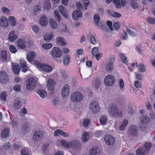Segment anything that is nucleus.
<instances>
[{
  "instance_id": "f257e3e1",
  "label": "nucleus",
  "mask_w": 155,
  "mask_h": 155,
  "mask_svg": "<svg viewBox=\"0 0 155 155\" xmlns=\"http://www.w3.org/2000/svg\"><path fill=\"white\" fill-rule=\"evenodd\" d=\"M36 81L34 78H28L26 81V88L28 91H30L34 89L36 84Z\"/></svg>"
},
{
  "instance_id": "f03ea898",
  "label": "nucleus",
  "mask_w": 155,
  "mask_h": 155,
  "mask_svg": "<svg viewBox=\"0 0 155 155\" xmlns=\"http://www.w3.org/2000/svg\"><path fill=\"white\" fill-rule=\"evenodd\" d=\"M68 146L69 148H71L72 149V151L71 153L72 154H74V150L76 152L80 147L81 144L79 141L73 140L69 142V143H68Z\"/></svg>"
},
{
  "instance_id": "7ed1b4c3",
  "label": "nucleus",
  "mask_w": 155,
  "mask_h": 155,
  "mask_svg": "<svg viewBox=\"0 0 155 155\" xmlns=\"http://www.w3.org/2000/svg\"><path fill=\"white\" fill-rule=\"evenodd\" d=\"M108 112L110 115L113 117H116L119 115V110L115 104H111L108 109Z\"/></svg>"
},
{
  "instance_id": "20e7f679",
  "label": "nucleus",
  "mask_w": 155,
  "mask_h": 155,
  "mask_svg": "<svg viewBox=\"0 0 155 155\" xmlns=\"http://www.w3.org/2000/svg\"><path fill=\"white\" fill-rule=\"evenodd\" d=\"M82 99L83 95L80 92H75L71 94V99L74 102H79L81 101Z\"/></svg>"
},
{
  "instance_id": "39448f33",
  "label": "nucleus",
  "mask_w": 155,
  "mask_h": 155,
  "mask_svg": "<svg viewBox=\"0 0 155 155\" xmlns=\"http://www.w3.org/2000/svg\"><path fill=\"white\" fill-rule=\"evenodd\" d=\"M116 81L115 77L113 75H109L106 76L104 79V81L107 86H111L114 84Z\"/></svg>"
},
{
  "instance_id": "423d86ee",
  "label": "nucleus",
  "mask_w": 155,
  "mask_h": 155,
  "mask_svg": "<svg viewBox=\"0 0 155 155\" xmlns=\"http://www.w3.org/2000/svg\"><path fill=\"white\" fill-rule=\"evenodd\" d=\"M62 54V51L57 47H54L51 51V55L54 58H59Z\"/></svg>"
},
{
  "instance_id": "0eeeda50",
  "label": "nucleus",
  "mask_w": 155,
  "mask_h": 155,
  "mask_svg": "<svg viewBox=\"0 0 155 155\" xmlns=\"http://www.w3.org/2000/svg\"><path fill=\"white\" fill-rule=\"evenodd\" d=\"M138 128L135 125L130 126L128 129L129 134L132 136H135L138 135Z\"/></svg>"
},
{
  "instance_id": "6e6552de",
  "label": "nucleus",
  "mask_w": 155,
  "mask_h": 155,
  "mask_svg": "<svg viewBox=\"0 0 155 155\" xmlns=\"http://www.w3.org/2000/svg\"><path fill=\"white\" fill-rule=\"evenodd\" d=\"M90 107L91 111L94 114L97 113L100 111V107L96 101L93 102Z\"/></svg>"
},
{
  "instance_id": "1a4fd4ad",
  "label": "nucleus",
  "mask_w": 155,
  "mask_h": 155,
  "mask_svg": "<svg viewBox=\"0 0 155 155\" xmlns=\"http://www.w3.org/2000/svg\"><path fill=\"white\" fill-rule=\"evenodd\" d=\"M43 136V132L42 130H39L36 131L33 137L34 142L39 141L42 138Z\"/></svg>"
},
{
  "instance_id": "9d476101",
  "label": "nucleus",
  "mask_w": 155,
  "mask_h": 155,
  "mask_svg": "<svg viewBox=\"0 0 155 155\" xmlns=\"http://www.w3.org/2000/svg\"><path fill=\"white\" fill-rule=\"evenodd\" d=\"M9 81L8 75L5 72L3 71L0 72V81L3 84L7 83Z\"/></svg>"
},
{
  "instance_id": "9b49d317",
  "label": "nucleus",
  "mask_w": 155,
  "mask_h": 155,
  "mask_svg": "<svg viewBox=\"0 0 155 155\" xmlns=\"http://www.w3.org/2000/svg\"><path fill=\"white\" fill-rule=\"evenodd\" d=\"M150 121V118L147 116L143 115L141 116L140 118V121L143 125L140 124L139 125L140 127L141 128H144L145 126H143V124L145 125L147 124Z\"/></svg>"
},
{
  "instance_id": "f8f14e48",
  "label": "nucleus",
  "mask_w": 155,
  "mask_h": 155,
  "mask_svg": "<svg viewBox=\"0 0 155 155\" xmlns=\"http://www.w3.org/2000/svg\"><path fill=\"white\" fill-rule=\"evenodd\" d=\"M104 140L107 144L110 145H113L115 142L114 138L109 134L105 135Z\"/></svg>"
},
{
  "instance_id": "ddd939ff",
  "label": "nucleus",
  "mask_w": 155,
  "mask_h": 155,
  "mask_svg": "<svg viewBox=\"0 0 155 155\" xmlns=\"http://www.w3.org/2000/svg\"><path fill=\"white\" fill-rule=\"evenodd\" d=\"M59 12L66 19L68 18V12L66 8L62 5H59L58 7Z\"/></svg>"
},
{
  "instance_id": "4468645a",
  "label": "nucleus",
  "mask_w": 155,
  "mask_h": 155,
  "mask_svg": "<svg viewBox=\"0 0 155 155\" xmlns=\"http://www.w3.org/2000/svg\"><path fill=\"white\" fill-rule=\"evenodd\" d=\"M70 89L69 87L68 84H65L63 87L61 92L62 96L66 97L68 96L69 94Z\"/></svg>"
},
{
  "instance_id": "2eb2a0df",
  "label": "nucleus",
  "mask_w": 155,
  "mask_h": 155,
  "mask_svg": "<svg viewBox=\"0 0 155 155\" xmlns=\"http://www.w3.org/2000/svg\"><path fill=\"white\" fill-rule=\"evenodd\" d=\"M82 14L81 11L75 10L73 12L72 14V18L73 19L75 20H78V18L81 17Z\"/></svg>"
},
{
  "instance_id": "dca6fc26",
  "label": "nucleus",
  "mask_w": 155,
  "mask_h": 155,
  "mask_svg": "<svg viewBox=\"0 0 155 155\" xmlns=\"http://www.w3.org/2000/svg\"><path fill=\"white\" fill-rule=\"evenodd\" d=\"M8 25V21L5 17H1L0 18V25L3 27H7Z\"/></svg>"
},
{
  "instance_id": "f3484780",
  "label": "nucleus",
  "mask_w": 155,
  "mask_h": 155,
  "mask_svg": "<svg viewBox=\"0 0 155 155\" xmlns=\"http://www.w3.org/2000/svg\"><path fill=\"white\" fill-rule=\"evenodd\" d=\"M39 22L42 26H45L48 23L47 17L42 15L40 18Z\"/></svg>"
},
{
  "instance_id": "a211bd4d",
  "label": "nucleus",
  "mask_w": 155,
  "mask_h": 155,
  "mask_svg": "<svg viewBox=\"0 0 155 155\" xmlns=\"http://www.w3.org/2000/svg\"><path fill=\"white\" fill-rule=\"evenodd\" d=\"M35 56V53L33 51H31L27 54V58L28 61L32 62Z\"/></svg>"
},
{
  "instance_id": "6ab92c4d",
  "label": "nucleus",
  "mask_w": 155,
  "mask_h": 155,
  "mask_svg": "<svg viewBox=\"0 0 155 155\" xmlns=\"http://www.w3.org/2000/svg\"><path fill=\"white\" fill-rule=\"evenodd\" d=\"M18 38V36L15 34L14 31H12L9 34L8 39L10 41L14 42Z\"/></svg>"
},
{
  "instance_id": "aec40b11",
  "label": "nucleus",
  "mask_w": 155,
  "mask_h": 155,
  "mask_svg": "<svg viewBox=\"0 0 155 155\" xmlns=\"http://www.w3.org/2000/svg\"><path fill=\"white\" fill-rule=\"evenodd\" d=\"M90 155H99L100 151L99 149L96 147H93L89 151Z\"/></svg>"
},
{
  "instance_id": "412c9836",
  "label": "nucleus",
  "mask_w": 155,
  "mask_h": 155,
  "mask_svg": "<svg viewBox=\"0 0 155 155\" xmlns=\"http://www.w3.org/2000/svg\"><path fill=\"white\" fill-rule=\"evenodd\" d=\"M147 152L144 147H141L136 150L137 155H145Z\"/></svg>"
},
{
  "instance_id": "4be33fe9",
  "label": "nucleus",
  "mask_w": 155,
  "mask_h": 155,
  "mask_svg": "<svg viewBox=\"0 0 155 155\" xmlns=\"http://www.w3.org/2000/svg\"><path fill=\"white\" fill-rule=\"evenodd\" d=\"M0 58L2 61L4 62L6 61L7 60V54L6 51L5 50H2L0 52Z\"/></svg>"
},
{
  "instance_id": "5701e85b",
  "label": "nucleus",
  "mask_w": 155,
  "mask_h": 155,
  "mask_svg": "<svg viewBox=\"0 0 155 155\" xmlns=\"http://www.w3.org/2000/svg\"><path fill=\"white\" fill-rule=\"evenodd\" d=\"M9 134V129L8 128H6L4 129L1 133V136L4 138H5L7 137Z\"/></svg>"
},
{
  "instance_id": "b1692460",
  "label": "nucleus",
  "mask_w": 155,
  "mask_h": 155,
  "mask_svg": "<svg viewBox=\"0 0 155 155\" xmlns=\"http://www.w3.org/2000/svg\"><path fill=\"white\" fill-rule=\"evenodd\" d=\"M41 69L47 72H49L52 70V68L49 65L46 64H42Z\"/></svg>"
},
{
  "instance_id": "393cba45",
  "label": "nucleus",
  "mask_w": 155,
  "mask_h": 155,
  "mask_svg": "<svg viewBox=\"0 0 155 155\" xmlns=\"http://www.w3.org/2000/svg\"><path fill=\"white\" fill-rule=\"evenodd\" d=\"M54 82L52 79H49L47 82V86L50 90H53L54 89Z\"/></svg>"
},
{
  "instance_id": "a878e982",
  "label": "nucleus",
  "mask_w": 155,
  "mask_h": 155,
  "mask_svg": "<svg viewBox=\"0 0 155 155\" xmlns=\"http://www.w3.org/2000/svg\"><path fill=\"white\" fill-rule=\"evenodd\" d=\"M37 93L40 97L42 98H45L47 95L46 91L42 89H39L37 91Z\"/></svg>"
},
{
  "instance_id": "bb28decb",
  "label": "nucleus",
  "mask_w": 155,
  "mask_h": 155,
  "mask_svg": "<svg viewBox=\"0 0 155 155\" xmlns=\"http://www.w3.org/2000/svg\"><path fill=\"white\" fill-rule=\"evenodd\" d=\"M21 101L19 98H17L15 99L14 102V106L16 109H18L21 107Z\"/></svg>"
},
{
  "instance_id": "cd10ccee",
  "label": "nucleus",
  "mask_w": 155,
  "mask_h": 155,
  "mask_svg": "<svg viewBox=\"0 0 155 155\" xmlns=\"http://www.w3.org/2000/svg\"><path fill=\"white\" fill-rule=\"evenodd\" d=\"M22 130L23 132L26 133L30 130V127L28 123H24L22 126Z\"/></svg>"
},
{
  "instance_id": "c85d7f7f",
  "label": "nucleus",
  "mask_w": 155,
  "mask_h": 155,
  "mask_svg": "<svg viewBox=\"0 0 155 155\" xmlns=\"http://www.w3.org/2000/svg\"><path fill=\"white\" fill-rule=\"evenodd\" d=\"M18 46L22 49H24L25 48V45L24 44L23 40L21 39H19L17 41Z\"/></svg>"
},
{
  "instance_id": "c756f323",
  "label": "nucleus",
  "mask_w": 155,
  "mask_h": 155,
  "mask_svg": "<svg viewBox=\"0 0 155 155\" xmlns=\"http://www.w3.org/2000/svg\"><path fill=\"white\" fill-rule=\"evenodd\" d=\"M20 64L22 68L23 71L24 72H26L27 70L26 62L24 60H21L20 61Z\"/></svg>"
},
{
  "instance_id": "7c9ffc66",
  "label": "nucleus",
  "mask_w": 155,
  "mask_h": 155,
  "mask_svg": "<svg viewBox=\"0 0 155 155\" xmlns=\"http://www.w3.org/2000/svg\"><path fill=\"white\" fill-rule=\"evenodd\" d=\"M49 24L51 27L53 29H56L57 27V24L55 21L51 18L49 20Z\"/></svg>"
},
{
  "instance_id": "2f4dec72",
  "label": "nucleus",
  "mask_w": 155,
  "mask_h": 155,
  "mask_svg": "<svg viewBox=\"0 0 155 155\" xmlns=\"http://www.w3.org/2000/svg\"><path fill=\"white\" fill-rule=\"evenodd\" d=\"M56 41L57 43H61L63 45L66 44V42L64 41V38L61 37L57 38L56 39Z\"/></svg>"
},
{
  "instance_id": "473e14b6",
  "label": "nucleus",
  "mask_w": 155,
  "mask_h": 155,
  "mask_svg": "<svg viewBox=\"0 0 155 155\" xmlns=\"http://www.w3.org/2000/svg\"><path fill=\"white\" fill-rule=\"evenodd\" d=\"M8 20L10 22V25L13 26H15L16 24L17 21L13 16H10Z\"/></svg>"
},
{
  "instance_id": "72a5a7b5",
  "label": "nucleus",
  "mask_w": 155,
  "mask_h": 155,
  "mask_svg": "<svg viewBox=\"0 0 155 155\" xmlns=\"http://www.w3.org/2000/svg\"><path fill=\"white\" fill-rule=\"evenodd\" d=\"M12 70L16 74L19 73L20 71V66L18 65H15L12 66Z\"/></svg>"
},
{
  "instance_id": "f704fd0d",
  "label": "nucleus",
  "mask_w": 155,
  "mask_h": 155,
  "mask_svg": "<svg viewBox=\"0 0 155 155\" xmlns=\"http://www.w3.org/2000/svg\"><path fill=\"white\" fill-rule=\"evenodd\" d=\"M113 68V64L112 63L109 62L107 64L106 67V69L107 71H112Z\"/></svg>"
},
{
  "instance_id": "c9c22d12",
  "label": "nucleus",
  "mask_w": 155,
  "mask_h": 155,
  "mask_svg": "<svg viewBox=\"0 0 155 155\" xmlns=\"http://www.w3.org/2000/svg\"><path fill=\"white\" fill-rule=\"evenodd\" d=\"M34 15H38L41 11V8L40 6H36L34 8Z\"/></svg>"
},
{
  "instance_id": "e433bc0d",
  "label": "nucleus",
  "mask_w": 155,
  "mask_h": 155,
  "mask_svg": "<svg viewBox=\"0 0 155 155\" xmlns=\"http://www.w3.org/2000/svg\"><path fill=\"white\" fill-rule=\"evenodd\" d=\"M128 124V121L127 120V119L124 120L120 127V130H123L126 127Z\"/></svg>"
},
{
  "instance_id": "4c0bfd02",
  "label": "nucleus",
  "mask_w": 155,
  "mask_h": 155,
  "mask_svg": "<svg viewBox=\"0 0 155 155\" xmlns=\"http://www.w3.org/2000/svg\"><path fill=\"white\" fill-rule=\"evenodd\" d=\"M138 69L140 72H144L145 71V66L144 64L140 63L138 65Z\"/></svg>"
},
{
  "instance_id": "58836bf2",
  "label": "nucleus",
  "mask_w": 155,
  "mask_h": 155,
  "mask_svg": "<svg viewBox=\"0 0 155 155\" xmlns=\"http://www.w3.org/2000/svg\"><path fill=\"white\" fill-rule=\"evenodd\" d=\"M89 133L86 132L84 133L82 137V140L83 142H86L88 140V139L89 138Z\"/></svg>"
},
{
  "instance_id": "ea45409f",
  "label": "nucleus",
  "mask_w": 155,
  "mask_h": 155,
  "mask_svg": "<svg viewBox=\"0 0 155 155\" xmlns=\"http://www.w3.org/2000/svg\"><path fill=\"white\" fill-rule=\"evenodd\" d=\"M45 41L46 42L50 41L52 39V35L48 34H45L44 36Z\"/></svg>"
},
{
  "instance_id": "a19ab883",
  "label": "nucleus",
  "mask_w": 155,
  "mask_h": 155,
  "mask_svg": "<svg viewBox=\"0 0 155 155\" xmlns=\"http://www.w3.org/2000/svg\"><path fill=\"white\" fill-rule=\"evenodd\" d=\"M97 26L100 27L101 29L104 31H105L107 32H108L109 31L108 28L107 27L106 25L104 24H103L102 23H100Z\"/></svg>"
},
{
  "instance_id": "79ce46f5",
  "label": "nucleus",
  "mask_w": 155,
  "mask_h": 155,
  "mask_svg": "<svg viewBox=\"0 0 155 155\" xmlns=\"http://www.w3.org/2000/svg\"><path fill=\"white\" fill-rule=\"evenodd\" d=\"M120 57L121 59V60L123 62L126 64H128V61L125 55V54L124 53H121L119 54Z\"/></svg>"
},
{
  "instance_id": "37998d69",
  "label": "nucleus",
  "mask_w": 155,
  "mask_h": 155,
  "mask_svg": "<svg viewBox=\"0 0 155 155\" xmlns=\"http://www.w3.org/2000/svg\"><path fill=\"white\" fill-rule=\"evenodd\" d=\"M44 7L45 9H48L51 7V5L49 0H46L44 3Z\"/></svg>"
},
{
  "instance_id": "c03bdc74",
  "label": "nucleus",
  "mask_w": 155,
  "mask_h": 155,
  "mask_svg": "<svg viewBox=\"0 0 155 155\" xmlns=\"http://www.w3.org/2000/svg\"><path fill=\"white\" fill-rule=\"evenodd\" d=\"M94 22L95 23L96 25L99 24V21L100 20V17L98 14H95L94 16Z\"/></svg>"
},
{
  "instance_id": "a18cd8bd",
  "label": "nucleus",
  "mask_w": 155,
  "mask_h": 155,
  "mask_svg": "<svg viewBox=\"0 0 155 155\" xmlns=\"http://www.w3.org/2000/svg\"><path fill=\"white\" fill-rule=\"evenodd\" d=\"M118 84L120 86V89L123 91L124 89V82L122 79H120L119 80Z\"/></svg>"
},
{
  "instance_id": "49530a36",
  "label": "nucleus",
  "mask_w": 155,
  "mask_h": 155,
  "mask_svg": "<svg viewBox=\"0 0 155 155\" xmlns=\"http://www.w3.org/2000/svg\"><path fill=\"white\" fill-rule=\"evenodd\" d=\"M144 147L146 151L147 152L150 150L152 147V144L150 142L146 143L144 145Z\"/></svg>"
},
{
  "instance_id": "de8ad7c7",
  "label": "nucleus",
  "mask_w": 155,
  "mask_h": 155,
  "mask_svg": "<svg viewBox=\"0 0 155 155\" xmlns=\"http://www.w3.org/2000/svg\"><path fill=\"white\" fill-rule=\"evenodd\" d=\"M54 17L58 21H59L61 19V17L59 14L58 10H56L54 11Z\"/></svg>"
},
{
  "instance_id": "09e8293b",
  "label": "nucleus",
  "mask_w": 155,
  "mask_h": 155,
  "mask_svg": "<svg viewBox=\"0 0 155 155\" xmlns=\"http://www.w3.org/2000/svg\"><path fill=\"white\" fill-rule=\"evenodd\" d=\"M106 121V117L104 115L101 116L100 119V122L101 124L102 125H104L105 124Z\"/></svg>"
},
{
  "instance_id": "8fccbe9b",
  "label": "nucleus",
  "mask_w": 155,
  "mask_h": 155,
  "mask_svg": "<svg viewBox=\"0 0 155 155\" xmlns=\"http://www.w3.org/2000/svg\"><path fill=\"white\" fill-rule=\"evenodd\" d=\"M147 21L150 24L155 25V19L154 18L151 17H148L147 18Z\"/></svg>"
},
{
  "instance_id": "3c124183",
  "label": "nucleus",
  "mask_w": 155,
  "mask_h": 155,
  "mask_svg": "<svg viewBox=\"0 0 155 155\" xmlns=\"http://www.w3.org/2000/svg\"><path fill=\"white\" fill-rule=\"evenodd\" d=\"M89 35H90L91 38V39L90 40V42L92 44L95 45L97 43V41L95 39L93 36L92 35L91 33H90L89 34Z\"/></svg>"
},
{
  "instance_id": "603ef678",
  "label": "nucleus",
  "mask_w": 155,
  "mask_h": 155,
  "mask_svg": "<svg viewBox=\"0 0 155 155\" xmlns=\"http://www.w3.org/2000/svg\"><path fill=\"white\" fill-rule=\"evenodd\" d=\"M52 46V45L50 43H46L42 45V47L46 49H48L51 48Z\"/></svg>"
},
{
  "instance_id": "864d4df0",
  "label": "nucleus",
  "mask_w": 155,
  "mask_h": 155,
  "mask_svg": "<svg viewBox=\"0 0 155 155\" xmlns=\"http://www.w3.org/2000/svg\"><path fill=\"white\" fill-rule=\"evenodd\" d=\"M101 84V80L99 78H97L96 80V83L94 85L95 88L97 89L99 88Z\"/></svg>"
},
{
  "instance_id": "5fc2aeb1",
  "label": "nucleus",
  "mask_w": 155,
  "mask_h": 155,
  "mask_svg": "<svg viewBox=\"0 0 155 155\" xmlns=\"http://www.w3.org/2000/svg\"><path fill=\"white\" fill-rule=\"evenodd\" d=\"M77 8L78 10L79 11H81L83 10V8L82 4L79 2H77L76 3Z\"/></svg>"
},
{
  "instance_id": "6e6d98bb",
  "label": "nucleus",
  "mask_w": 155,
  "mask_h": 155,
  "mask_svg": "<svg viewBox=\"0 0 155 155\" xmlns=\"http://www.w3.org/2000/svg\"><path fill=\"white\" fill-rule=\"evenodd\" d=\"M70 57L68 55L65 56L63 59L64 64L65 65H67L69 62Z\"/></svg>"
},
{
  "instance_id": "4d7b16f0",
  "label": "nucleus",
  "mask_w": 155,
  "mask_h": 155,
  "mask_svg": "<svg viewBox=\"0 0 155 155\" xmlns=\"http://www.w3.org/2000/svg\"><path fill=\"white\" fill-rule=\"evenodd\" d=\"M131 5L132 8L134 9L137 8L138 6V4L134 1L131 2Z\"/></svg>"
},
{
  "instance_id": "13d9d810",
  "label": "nucleus",
  "mask_w": 155,
  "mask_h": 155,
  "mask_svg": "<svg viewBox=\"0 0 155 155\" xmlns=\"http://www.w3.org/2000/svg\"><path fill=\"white\" fill-rule=\"evenodd\" d=\"M6 93L5 92H3L1 94V98L4 101H5L6 100Z\"/></svg>"
},
{
  "instance_id": "bf43d9fd",
  "label": "nucleus",
  "mask_w": 155,
  "mask_h": 155,
  "mask_svg": "<svg viewBox=\"0 0 155 155\" xmlns=\"http://www.w3.org/2000/svg\"><path fill=\"white\" fill-rule=\"evenodd\" d=\"M106 24L109 27V28L111 31H113L114 30L111 21H107L106 22Z\"/></svg>"
},
{
  "instance_id": "052dcab7",
  "label": "nucleus",
  "mask_w": 155,
  "mask_h": 155,
  "mask_svg": "<svg viewBox=\"0 0 155 155\" xmlns=\"http://www.w3.org/2000/svg\"><path fill=\"white\" fill-rule=\"evenodd\" d=\"M13 89L15 91H20L21 90V86L19 84H16L14 86Z\"/></svg>"
},
{
  "instance_id": "680f3d73",
  "label": "nucleus",
  "mask_w": 155,
  "mask_h": 155,
  "mask_svg": "<svg viewBox=\"0 0 155 155\" xmlns=\"http://www.w3.org/2000/svg\"><path fill=\"white\" fill-rule=\"evenodd\" d=\"M126 31L130 35L133 37L134 36L136 35V33L132 31L129 28H127L126 29Z\"/></svg>"
},
{
  "instance_id": "e2e57ef3",
  "label": "nucleus",
  "mask_w": 155,
  "mask_h": 155,
  "mask_svg": "<svg viewBox=\"0 0 155 155\" xmlns=\"http://www.w3.org/2000/svg\"><path fill=\"white\" fill-rule=\"evenodd\" d=\"M90 1L88 0H86L84 2L83 5L85 10H86L87 9V6L88 5Z\"/></svg>"
},
{
  "instance_id": "0e129e2a",
  "label": "nucleus",
  "mask_w": 155,
  "mask_h": 155,
  "mask_svg": "<svg viewBox=\"0 0 155 155\" xmlns=\"http://www.w3.org/2000/svg\"><path fill=\"white\" fill-rule=\"evenodd\" d=\"M9 50L12 53H15L17 51V50L15 47L13 45H11L9 47Z\"/></svg>"
},
{
  "instance_id": "69168bd1",
  "label": "nucleus",
  "mask_w": 155,
  "mask_h": 155,
  "mask_svg": "<svg viewBox=\"0 0 155 155\" xmlns=\"http://www.w3.org/2000/svg\"><path fill=\"white\" fill-rule=\"evenodd\" d=\"M114 27L115 29H118L120 26V23L119 22L117 21L116 23H114L113 24Z\"/></svg>"
},
{
  "instance_id": "338daca9",
  "label": "nucleus",
  "mask_w": 155,
  "mask_h": 155,
  "mask_svg": "<svg viewBox=\"0 0 155 155\" xmlns=\"http://www.w3.org/2000/svg\"><path fill=\"white\" fill-rule=\"evenodd\" d=\"M60 134L64 137H68L69 136V134L66 133L64 131L60 130Z\"/></svg>"
},
{
  "instance_id": "774afa93",
  "label": "nucleus",
  "mask_w": 155,
  "mask_h": 155,
  "mask_svg": "<svg viewBox=\"0 0 155 155\" xmlns=\"http://www.w3.org/2000/svg\"><path fill=\"white\" fill-rule=\"evenodd\" d=\"M68 143H69V142H66L64 140H63L61 141V144L62 145L67 148H69L68 146Z\"/></svg>"
}]
</instances>
